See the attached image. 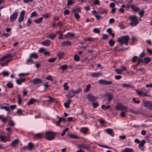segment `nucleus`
<instances>
[{
  "mask_svg": "<svg viewBox=\"0 0 152 152\" xmlns=\"http://www.w3.org/2000/svg\"><path fill=\"white\" fill-rule=\"evenodd\" d=\"M79 148H85L88 150L90 151V148L89 145H84L81 144L79 145H78Z\"/></svg>",
  "mask_w": 152,
  "mask_h": 152,
  "instance_id": "9b49d317",
  "label": "nucleus"
},
{
  "mask_svg": "<svg viewBox=\"0 0 152 152\" xmlns=\"http://www.w3.org/2000/svg\"><path fill=\"white\" fill-rule=\"evenodd\" d=\"M0 139L3 142H6L7 141L6 139L4 136H0Z\"/></svg>",
  "mask_w": 152,
  "mask_h": 152,
  "instance_id": "3c124183",
  "label": "nucleus"
},
{
  "mask_svg": "<svg viewBox=\"0 0 152 152\" xmlns=\"http://www.w3.org/2000/svg\"><path fill=\"white\" fill-rule=\"evenodd\" d=\"M88 130V129L87 127H84L80 129V131L84 134H86Z\"/></svg>",
  "mask_w": 152,
  "mask_h": 152,
  "instance_id": "6ab92c4d",
  "label": "nucleus"
},
{
  "mask_svg": "<svg viewBox=\"0 0 152 152\" xmlns=\"http://www.w3.org/2000/svg\"><path fill=\"white\" fill-rule=\"evenodd\" d=\"M36 100L34 98H31L30 99L29 101L28 102L27 104L28 105L32 104L36 102Z\"/></svg>",
  "mask_w": 152,
  "mask_h": 152,
  "instance_id": "5701e85b",
  "label": "nucleus"
},
{
  "mask_svg": "<svg viewBox=\"0 0 152 152\" xmlns=\"http://www.w3.org/2000/svg\"><path fill=\"white\" fill-rule=\"evenodd\" d=\"M61 44L62 46H70L71 45V43L70 42L68 41H64L63 42L61 43Z\"/></svg>",
  "mask_w": 152,
  "mask_h": 152,
  "instance_id": "ddd939ff",
  "label": "nucleus"
},
{
  "mask_svg": "<svg viewBox=\"0 0 152 152\" xmlns=\"http://www.w3.org/2000/svg\"><path fill=\"white\" fill-rule=\"evenodd\" d=\"M91 87L90 84H88L86 86V88L85 89V91L86 92H88L90 90V88Z\"/></svg>",
  "mask_w": 152,
  "mask_h": 152,
  "instance_id": "a18cd8bd",
  "label": "nucleus"
},
{
  "mask_svg": "<svg viewBox=\"0 0 152 152\" xmlns=\"http://www.w3.org/2000/svg\"><path fill=\"white\" fill-rule=\"evenodd\" d=\"M69 129V128H66L64 129L61 134V136L62 137L65 134L66 132Z\"/></svg>",
  "mask_w": 152,
  "mask_h": 152,
  "instance_id": "5fc2aeb1",
  "label": "nucleus"
},
{
  "mask_svg": "<svg viewBox=\"0 0 152 152\" xmlns=\"http://www.w3.org/2000/svg\"><path fill=\"white\" fill-rule=\"evenodd\" d=\"M82 91L81 88H79L78 89L74 91L72 89L70 90V91L73 93L74 94H78L81 92Z\"/></svg>",
  "mask_w": 152,
  "mask_h": 152,
  "instance_id": "a211bd4d",
  "label": "nucleus"
},
{
  "mask_svg": "<svg viewBox=\"0 0 152 152\" xmlns=\"http://www.w3.org/2000/svg\"><path fill=\"white\" fill-rule=\"evenodd\" d=\"M136 92L137 94L140 96H142L143 97H144L145 96H150V95L148 94L146 92H143L142 91H140L139 90H137Z\"/></svg>",
  "mask_w": 152,
  "mask_h": 152,
  "instance_id": "9d476101",
  "label": "nucleus"
},
{
  "mask_svg": "<svg viewBox=\"0 0 152 152\" xmlns=\"http://www.w3.org/2000/svg\"><path fill=\"white\" fill-rule=\"evenodd\" d=\"M68 66L66 64H64L61 66V69L63 70L64 71L67 69Z\"/></svg>",
  "mask_w": 152,
  "mask_h": 152,
  "instance_id": "4c0bfd02",
  "label": "nucleus"
},
{
  "mask_svg": "<svg viewBox=\"0 0 152 152\" xmlns=\"http://www.w3.org/2000/svg\"><path fill=\"white\" fill-rule=\"evenodd\" d=\"M133 150L132 148H126L122 150V152H133Z\"/></svg>",
  "mask_w": 152,
  "mask_h": 152,
  "instance_id": "b1692460",
  "label": "nucleus"
},
{
  "mask_svg": "<svg viewBox=\"0 0 152 152\" xmlns=\"http://www.w3.org/2000/svg\"><path fill=\"white\" fill-rule=\"evenodd\" d=\"M118 26L122 29H124L125 28V26L123 25L121 23H119Z\"/></svg>",
  "mask_w": 152,
  "mask_h": 152,
  "instance_id": "680f3d73",
  "label": "nucleus"
},
{
  "mask_svg": "<svg viewBox=\"0 0 152 152\" xmlns=\"http://www.w3.org/2000/svg\"><path fill=\"white\" fill-rule=\"evenodd\" d=\"M43 19L42 17H40L39 19L35 20H34V22L37 24L40 23H42Z\"/></svg>",
  "mask_w": 152,
  "mask_h": 152,
  "instance_id": "4be33fe9",
  "label": "nucleus"
},
{
  "mask_svg": "<svg viewBox=\"0 0 152 152\" xmlns=\"http://www.w3.org/2000/svg\"><path fill=\"white\" fill-rule=\"evenodd\" d=\"M143 105L146 107H148L150 109L152 110V102L150 101H145Z\"/></svg>",
  "mask_w": 152,
  "mask_h": 152,
  "instance_id": "6e6552de",
  "label": "nucleus"
},
{
  "mask_svg": "<svg viewBox=\"0 0 152 152\" xmlns=\"http://www.w3.org/2000/svg\"><path fill=\"white\" fill-rule=\"evenodd\" d=\"M108 37V36L107 34H104L103 35L101 39L103 40H105L107 39Z\"/></svg>",
  "mask_w": 152,
  "mask_h": 152,
  "instance_id": "052dcab7",
  "label": "nucleus"
},
{
  "mask_svg": "<svg viewBox=\"0 0 152 152\" xmlns=\"http://www.w3.org/2000/svg\"><path fill=\"white\" fill-rule=\"evenodd\" d=\"M146 142V141L145 140H142L141 142H140V143L139 144V145H138V147L139 148H140V147H142L145 144V143Z\"/></svg>",
  "mask_w": 152,
  "mask_h": 152,
  "instance_id": "cd10ccee",
  "label": "nucleus"
},
{
  "mask_svg": "<svg viewBox=\"0 0 152 152\" xmlns=\"http://www.w3.org/2000/svg\"><path fill=\"white\" fill-rule=\"evenodd\" d=\"M2 74L4 76H8L9 75V72H8L7 71H3L2 73Z\"/></svg>",
  "mask_w": 152,
  "mask_h": 152,
  "instance_id": "13d9d810",
  "label": "nucleus"
},
{
  "mask_svg": "<svg viewBox=\"0 0 152 152\" xmlns=\"http://www.w3.org/2000/svg\"><path fill=\"white\" fill-rule=\"evenodd\" d=\"M64 56V53L63 52H60L58 54V56L60 58H63Z\"/></svg>",
  "mask_w": 152,
  "mask_h": 152,
  "instance_id": "a19ab883",
  "label": "nucleus"
},
{
  "mask_svg": "<svg viewBox=\"0 0 152 152\" xmlns=\"http://www.w3.org/2000/svg\"><path fill=\"white\" fill-rule=\"evenodd\" d=\"M84 39L85 40V41L86 42L87 41H94V39L93 38L90 37L87 38L86 39Z\"/></svg>",
  "mask_w": 152,
  "mask_h": 152,
  "instance_id": "79ce46f5",
  "label": "nucleus"
},
{
  "mask_svg": "<svg viewBox=\"0 0 152 152\" xmlns=\"http://www.w3.org/2000/svg\"><path fill=\"white\" fill-rule=\"evenodd\" d=\"M56 134V133L50 131H46L45 132L46 136L44 137V138L48 141H51L54 139Z\"/></svg>",
  "mask_w": 152,
  "mask_h": 152,
  "instance_id": "f03ea898",
  "label": "nucleus"
},
{
  "mask_svg": "<svg viewBox=\"0 0 152 152\" xmlns=\"http://www.w3.org/2000/svg\"><path fill=\"white\" fill-rule=\"evenodd\" d=\"M50 43V41L48 39L41 42L42 45L47 46H49Z\"/></svg>",
  "mask_w": 152,
  "mask_h": 152,
  "instance_id": "dca6fc26",
  "label": "nucleus"
},
{
  "mask_svg": "<svg viewBox=\"0 0 152 152\" xmlns=\"http://www.w3.org/2000/svg\"><path fill=\"white\" fill-rule=\"evenodd\" d=\"M86 98L89 102H94L98 98V97L94 96L90 94L87 95Z\"/></svg>",
  "mask_w": 152,
  "mask_h": 152,
  "instance_id": "423d86ee",
  "label": "nucleus"
},
{
  "mask_svg": "<svg viewBox=\"0 0 152 152\" xmlns=\"http://www.w3.org/2000/svg\"><path fill=\"white\" fill-rule=\"evenodd\" d=\"M99 12L102 14H107V10H105L103 11L102 10V9L100 8L99 9Z\"/></svg>",
  "mask_w": 152,
  "mask_h": 152,
  "instance_id": "e433bc0d",
  "label": "nucleus"
},
{
  "mask_svg": "<svg viewBox=\"0 0 152 152\" xmlns=\"http://www.w3.org/2000/svg\"><path fill=\"white\" fill-rule=\"evenodd\" d=\"M112 82L110 81H107L104 80H99V83L101 84H104L106 85H108L111 84L112 83Z\"/></svg>",
  "mask_w": 152,
  "mask_h": 152,
  "instance_id": "1a4fd4ad",
  "label": "nucleus"
},
{
  "mask_svg": "<svg viewBox=\"0 0 152 152\" xmlns=\"http://www.w3.org/2000/svg\"><path fill=\"white\" fill-rule=\"evenodd\" d=\"M92 105L94 108H96L98 106L99 104L98 102L93 103L92 104Z\"/></svg>",
  "mask_w": 152,
  "mask_h": 152,
  "instance_id": "e2e57ef3",
  "label": "nucleus"
},
{
  "mask_svg": "<svg viewBox=\"0 0 152 152\" xmlns=\"http://www.w3.org/2000/svg\"><path fill=\"white\" fill-rule=\"evenodd\" d=\"M114 71L116 72L118 74H121L122 73V70L120 69H115Z\"/></svg>",
  "mask_w": 152,
  "mask_h": 152,
  "instance_id": "49530a36",
  "label": "nucleus"
},
{
  "mask_svg": "<svg viewBox=\"0 0 152 152\" xmlns=\"http://www.w3.org/2000/svg\"><path fill=\"white\" fill-rule=\"evenodd\" d=\"M137 63L138 64H140L141 63L142 64H144V60L142 59V58H139L137 60Z\"/></svg>",
  "mask_w": 152,
  "mask_h": 152,
  "instance_id": "f704fd0d",
  "label": "nucleus"
},
{
  "mask_svg": "<svg viewBox=\"0 0 152 152\" xmlns=\"http://www.w3.org/2000/svg\"><path fill=\"white\" fill-rule=\"evenodd\" d=\"M18 104L19 105H21V104L22 100L21 99V97L19 95H18Z\"/></svg>",
  "mask_w": 152,
  "mask_h": 152,
  "instance_id": "37998d69",
  "label": "nucleus"
},
{
  "mask_svg": "<svg viewBox=\"0 0 152 152\" xmlns=\"http://www.w3.org/2000/svg\"><path fill=\"white\" fill-rule=\"evenodd\" d=\"M93 31L95 33L99 34L100 32V30L99 29L96 28H94Z\"/></svg>",
  "mask_w": 152,
  "mask_h": 152,
  "instance_id": "603ef678",
  "label": "nucleus"
},
{
  "mask_svg": "<svg viewBox=\"0 0 152 152\" xmlns=\"http://www.w3.org/2000/svg\"><path fill=\"white\" fill-rule=\"evenodd\" d=\"M29 58H38V56L37 54L36 53H32L31 54Z\"/></svg>",
  "mask_w": 152,
  "mask_h": 152,
  "instance_id": "a878e982",
  "label": "nucleus"
},
{
  "mask_svg": "<svg viewBox=\"0 0 152 152\" xmlns=\"http://www.w3.org/2000/svg\"><path fill=\"white\" fill-rule=\"evenodd\" d=\"M113 94L111 92H107L104 94L103 101H107L106 104H109L113 99Z\"/></svg>",
  "mask_w": 152,
  "mask_h": 152,
  "instance_id": "7ed1b4c3",
  "label": "nucleus"
},
{
  "mask_svg": "<svg viewBox=\"0 0 152 152\" xmlns=\"http://www.w3.org/2000/svg\"><path fill=\"white\" fill-rule=\"evenodd\" d=\"M115 43V42L113 40L111 39L108 42V44L111 47H112L113 46Z\"/></svg>",
  "mask_w": 152,
  "mask_h": 152,
  "instance_id": "ea45409f",
  "label": "nucleus"
},
{
  "mask_svg": "<svg viewBox=\"0 0 152 152\" xmlns=\"http://www.w3.org/2000/svg\"><path fill=\"white\" fill-rule=\"evenodd\" d=\"M115 108L117 110H126L127 109V107L123 105L121 103L117 104L115 106Z\"/></svg>",
  "mask_w": 152,
  "mask_h": 152,
  "instance_id": "39448f33",
  "label": "nucleus"
},
{
  "mask_svg": "<svg viewBox=\"0 0 152 152\" xmlns=\"http://www.w3.org/2000/svg\"><path fill=\"white\" fill-rule=\"evenodd\" d=\"M67 83H65L63 85V86L64 87V89L66 91L69 88V86H67Z\"/></svg>",
  "mask_w": 152,
  "mask_h": 152,
  "instance_id": "6e6d98bb",
  "label": "nucleus"
},
{
  "mask_svg": "<svg viewBox=\"0 0 152 152\" xmlns=\"http://www.w3.org/2000/svg\"><path fill=\"white\" fill-rule=\"evenodd\" d=\"M32 81L34 85H36L42 83V80L38 78L34 79H33Z\"/></svg>",
  "mask_w": 152,
  "mask_h": 152,
  "instance_id": "f8f14e48",
  "label": "nucleus"
},
{
  "mask_svg": "<svg viewBox=\"0 0 152 152\" xmlns=\"http://www.w3.org/2000/svg\"><path fill=\"white\" fill-rule=\"evenodd\" d=\"M101 75V73L99 72H96V73H93L91 74V76L92 77H96L99 76V75Z\"/></svg>",
  "mask_w": 152,
  "mask_h": 152,
  "instance_id": "72a5a7b5",
  "label": "nucleus"
},
{
  "mask_svg": "<svg viewBox=\"0 0 152 152\" xmlns=\"http://www.w3.org/2000/svg\"><path fill=\"white\" fill-rule=\"evenodd\" d=\"M129 19L131 20L130 26L132 27H133L138 24L139 23V21L137 17L135 16H131L129 18Z\"/></svg>",
  "mask_w": 152,
  "mask_h": 152,
  "instance_id": "20e7f679",
  "label": "nucleus"
},
{
  "mask_svg": "<svg viewBox=\"0 0 152 152\" xmlns=\"http://www.w3.org/2000/svg\"><path fill=\"white\" fill-rule=\"evenodd\" d=\"M74 15L75 18L77 20H78L80 18L79 14L77 13H75Z\"/></svg>",
  "mask_w": 152,
  "mask_h": 152,
  "instance_id": "de8ad7c7",
  "label": "nucleus"
},
{
  "mask_svg": "<svg viewBox=\"0 0 152 152\" xmlns=\"http://www.w3.org/2000/svg\"><path fill=\"white\" fill-rule=\"evenodd\" d=\"M43 134L42 133H39L35 134V137L39 140L41 139L42 138Z\"/></svg>",
  "mask_w": 152,
  "mask_h": 152,
  "instance_id": "bb28decb",
  "label": "nucleus"
},
{
  "mask_svg": "<svg viewBox=\"0 0 152 152\" xmlns=\"http://www.w3.org/2000/svg\"><path fill=\"white\" fill-rule=\"evenodd\" d=\"M130 39V38L128 35L123 36L119 38L118 42H120L121 45L125 44L126 45H128V42Z\"/></svg>",
  "mask_w": 152,
  "mask_h": 152,
  "instance_id": "f257e3e1",
  "label": "nucleus"
},
{
  "mask_svg": "<svg viewBox=\"0 0 152 152\" xmlns=\"http://www.w3.org/2000/svg\"><path fill=\"white\" fill-rule=\"evenodd\" d=\"M145 53L144 51L142 52L140 55V57L141 58H142L145 56Z\"/></svg>",
  "mask_w": 152,
  "mask_h": 152,
  "instance_id": "bf43d9fd",
  "label": "nucleus"
},
{
  "mask_svg": "<svg viewBox=\"0 0 152 152\" xmlns=\"http://www.w3.org/2000/svg\"><path fill=\"white\" fill-rule=\"evenodd\" d=\"M81 12L80 8L78 7H76L74 8V9L72 10V12Z\"/></svg>",
  "mask_w": 152,
  "mask_h": 152,
  "instance_id": "473e14b6",
  "label": "nucleus"
},
{
  "mask_svg": "<svg viewBox=\"0 0 152 152\" xmlns=\"http://www.w3.org/2000/svg\"><path fill=\"white\" fill-rule=\"evenodd\" d=\"M48 98L49 99L46 100L47 102H54L55 99L54 98H53L50 96H48Z\"/></svg>",
  "mask_w": 152,
  "mask_h": 152,
  "instance_id": "c85d7f7f",
  "label": "nucleus"
},
{
  "mask_svg": "<svg viewBox=\"0 0 152 152\" xmlns=\"http://www.w3.org/2000/svg\"><path fill=\"white\" fill-rule=\"evenodd\" d=\"M99 120L100 123L102 124H105L106 123V122L102 119H100Z\"/></svg>",
  "mask_w": 152,
  "mask_h": 152,
  "instance_id": "69168bd1",
  "label": "nucleus"
},
{
  "mask_svg": "<svg viewBox=\"0 0 152 152\" xmlns=\"http://www.w3.org/2000/svg\"><path fill=\"white\" fill-rule=\"evenodd\" d=\"M56 36V34H52L50 35H48L47 37L48 38L51 39L53 40L55 39Z\"/></svg>",
  "mask_w": 152,
  "mask_h": 152,
  "instance_id": "393cba45",
  "label": "nucleus"
},
{
  "mask_svg": "<svg viewBox=\"0 0 152 152\" xmlns=\"http://www.w3.org/2000/svg\"><path fill=\"white\" fill-rule=\"evenodd\" d=\"M12 56V53L7 54L5 56L2 57L0 59V61H2L4 60V59L7 58H8L10 56Z\"/></svg>",
  "mask_w": 152,
  "mask_h": 152,
  "instance_id": "aec40b11",
  "label": "nucleus"
},
{
  "mask_svg": "<svg viewBox=\"0 0 152 152\" xmlns=\"http://www.w3.org/2000/svg\"><path fill=\"white\" fill-rule=\"evenodd\" d=\"M22 112V110L21 109H19L18 110L16 113H18L19 115H23Z\"/></svg>",
  "mask_w": 152,
  "mask_h": 152,
  "instance_id": "4d7b16f0",
  "label": "nucleus"
},
{
  "mask_svg": "<svg viewBox=\"0 0 152 152\" xmlns=\"http://www.w3.org/2000/svg\"><path fill=\"white\" fill-rule=\"evenodd\" d=\"M151 61V58L149 57H145L144 58V65L148 64Z\"/></svg>",
  "mask_w": 152,
  "mask_h": 152,
  "instance_id": "f3484780",
  "label": "nucleus"
},
{
  "mask_svg": "<svg viewBox=\"0 0 152 152\" xmlns=\"http://www.w3.org/2000/svg\"><path fill=\"white\" fill-rule=\"evenodd\" d=\"M31 58H29L27 60L26 64H29V63L32 64L33 63V61L31 59Z\"/></svg>",
  "mask_w": 152,
  "mask_h": 152,
  "instance_id": "c03bdc74",
  "label": "nucleus"
},
{
  "mask_svg": "<svg viewBox=\"0 0 152 152\" xmlns=\"http://www.w3.org/2000/svg\"><path fill=\"white\" fill-rule=\"evenodd\" d=\"M73 2L72 0H68L67 1V5L69 6L73 4Z\"/></svg>",
  "mask_w": 152,
  "mask_h": 152,
  "instance_id": "0e129e2a",
  "label": "nucleus"
},
{
  "mask_svg": "<svg viewBox=\"0 0 152 152\" xmlns=\"http://www.w3.org/2000/svg\"><path fill=\"white\" fill-rule=\"evenodd\" d=\"M18 15V12H15L13 14L10 15V21L11 22H13L17 18Z\"/></svg>",
  "mask_w": 152,
  "mask_h": 152,
  "instance_id": "0eeeda50",
  "label": "nucleus"
},
{
  "mask_svg": "<svg viewBox=\"0 0 152 152\" xmlns=\"http://www.w3.org/2000/svg\"><path fill=\"white\" fill-rule=\"evenodd\" d=\"M68 136L69 137L72 139H77L78 138V137L76 135H75L73 134H69Z\"/></svg>",
  "mask_w": 152,
  "mask_h": 152,
  "instance_id": "58836bf2",
  "label": "nucleus"
},
{
  "mask_svg": "<svg viewBox=\"0 0 152 152\" xmlns=\"http://www.w3.org/2000/svg\"><path fill=\"white\" fill-rule=\"evenodd\" d=\"M24 19V16H20L18 18V22L20 23L23 21Z\"/></svg>",
  "mask_w": 152,
  "mask_h": 152,
  "instance_id": "864d4df0",
  "label": "nucleus"
},
{
  "mask_svg": "<svg viewBox=\"0 0 152 152\" xmlns=\"http://www.w3.org/2000/svg\"><path fill=\"white\" fill-rule=\"evenodd\" d=\"M56 58H51L48 60V61L50 63H53L55 61Z\"/></svg>",
  "mask_w": 152,
  "mask_h": 152,
  "instance_id": "09e8293b",
  "label": "nucleus"
},
{
  "mask_svg": "<svg viewBox=\"0 0 152 152\" xmlns=\"http://www.w3.org/2000/svg\"><path fill=\"white\" fill-rule=\"evenodd\" d=\"M137 59V56H134L132 59V61L133 62H135Z\"/></svg>",
  "mask_w": 152,
  "mask_h": 152,
  "instance_id": "338daca9",
  "label": "nucleus"
},
{
  "mask_svg": "<svg viewBox=\"0 0 152 152\" xmlns=\"http://www.w3.org/2000/svg\"><path fill=\"white\" fill-rule=\"evenodd\" d=\"M6 86L7 87L9 88H12L13 87V85L12 83L10 82H8L7 83Z\"/></svg>",
  "mask_w": 152,
  "mask_h": 152,
  "instance_id": "c9c22d12",
  "label": "nucleus"
},
{
  "mask_svg": "<svg viewBox=\"0 0 152 152\" xmlns=\"http://www.w3.org/2000/svg\"><path fill=\"white\" fill-rule=\"evenodd\" d=\"M74 59L77 61H79L80 60V58L77 56L75 55L74 56Z\"/></svg>",
  "mask_w": 152,
  "mask_h": 152,
  "instance_id": "774afa93",
  "label": "nucleus"
},
{
  "mask_svg": "<svg viewBox=\"0 0 152 152\" xmlns=\"http://www.w3.org/2000/svg\"><path fill=\"white\" fill-rule=\"evenodd\" d=\"M27 147V148H28V150L29 151H30L33 149L34 147V145L32 143L29 142L28 143Z\"/></svg>",
  "mask_w": 152,
  "mask_h": 152,
  "instance_id": "412c9836",
  "label": "nucleus"
},
{
  "mask_svg": "<svg viewBox=\"0 0 152 152\" xmlns=\"http://www.w3.org/2000/svg\"><path fill=\"white\" fill-rule=\"evenodd\" d=\"M37 15L38 14L37 13V12L35 11H34L31 14L30 17H37Z\"/></svg>",
  "mask_w": 152,
  "mask_h": 152,
  "instance_id": "8fccbe9b",
  "label": "nucleus"
},
{
  "mask_svg": "<svg viewBox=\"0 0 152 152\" xmlns=\"http://www.w3.org/2000/svg\"><path fill=\"white\" fill-rule=\"evenodd\" d=\"M1 109L5 110L6 111H8L9 113H10V110L8 107L5 106H1Z\"/></svg>",
  "mask_w": 152,
  "mask_h": 152,
  "instance_id": "2f4dec72",
  "label": "nucleus"
},
{
  "mask_svg": "<svg viewBox=\"0 0 152 152\" xmlns=\"http://www.w3.org/2000/svg\"><path fill=\"white\" fill-rule=\"evenodd\" d=\"M18 140L17 139L14 140L11 143V145L13 146H15L18 144Z\"/></svg>",
  "mask_w": 152,
  "mask_h": 152,
  "instance_id": "c756f323",
  "label": "nucleus"
},
{
  "mask_svg": "<svg viewBox=\"0 0 152 152\" xmlns=\"http://www.w3.org/2000/svg\"><path fill=\"white\" fill-rule=\"evenodd\" d=\"M106 132L108 134L110 135L112 137H113L114 134L113 133V130L111 129L108 128L106 129Z\"/></svg>",
  "mask_w": 152,
  "mask_h": 152,
  "instance_id": "4468645a",
  "label": "nucleus"
},
{
  "mask_svg": "<svg viewBox=\"0 0 152 152\" xmlns=\"http://www.w3.org/2000/svg\"><path fill=\"white\" fill-rule=\"evenodd\" d=\"M130 7L131 9L135 12L138 11L140 10V8L134 5H131Z\"/></svg>",
  "mask_w": 152,
  "mask_h": 152,
  "instance_id": "2eb2a0df",
  "label": "nucleus"
},
{
  "mask_svg": "<svg viewBox=\"0 0 152 152\" xmlns=\"http://www.w3.org/2000/svg\"><path fill=\"white\" fill-rule=\"evenodd\" d=\"M121 85L124 88H131L132 87V86L129 84H122Z\"/></svg>",
  "mask_w": 152,
  "mask_h": 152,
  "instance_id": "7c9ffc66",
  "label": "nucleus"
}]
</instances>
